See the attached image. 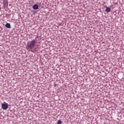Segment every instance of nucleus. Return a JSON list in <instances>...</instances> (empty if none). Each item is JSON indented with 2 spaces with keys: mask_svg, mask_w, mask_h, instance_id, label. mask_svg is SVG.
Segmentation results:
<instances>
[{
  "mask_svg": "<svg viewBox=\"0 0 124 124\" xmlns=\"http://www.w3.org/2000/svg\"><path fill=\"white\" fill-rule=\"evenodd\" d=\"M5 27L6 28H7V29H10V24L6 23V24L5 25Z\"/></svg>",
  "mask_w": 124,
  "mask_h": 124,
  "instance_id": "obj_6",
  "label": "nucleus"
},
{
  "mask_svg": "<svg viewBox=\"0 0 124 124\" xmlns=\"http://www.w3.org/2000/svg\"><path fill=\"white\" fill-rule=\"evenodd\" d=\"M32 8H33V9H34V10H37V9H38V5H37V4H34V5L32 6Z\"/></svg>",
  "mask_w": 124,
  "mask_h": 124,
  "instance_id": "obj_3",
  "label": "nucleus"
},
{
  "mask_svg": "<svg viewBox=\"0 0 124 124\" xmlns=\"http://www.w3.org/2000/svg\"><path fill=\"white\" fill-rule=\"evenodd\" d=\"M3 3L4 6H5V5H8V1H7V0H4L3 1Z\"/></svg>",
  "mask_w": 124,
  "mask_h": 124,
  "instance_id": "obj_4",
  "label": "nucleus"
},
{
  "mask_svg": "<svg viewBox=\"0 0 124 124\" xmlns=\"http://www.w3.org/2000/svg\"><path fill=\"white\" fill-rule=\"evenodd\" d=\"M35 44H36V41L35 40H31V41L27 43V46H26L27 50H30L32 53H33L32 49L35 47Z\"/></svg>",
  "mask_w": 124,
  "mask_h": 124,
  "instance_id": "obj_1",
  "label": "nucleus"
},
{
  "mask_svg": "<svg viewBox=\"0 0 124 124\" xmlns=\"http://www.w3.org/2000/svg\"><path fill=\"white\" fill-rule=\"evenodd\" d=\"M58 124H62V121L61 120H58L57 122Z\"/></svg>",
  "mask_w": 124,
  "mask_h": 124,
  "instance_id": "obj_7",
  "label": "nucleus"
},
{
  "mask_svg": "<svg viewBox=\"0 0 124 124\" xmlns=\"http://www.w3.org/2000/svg\"><path fill=\"white\" fill-rule=\"evenodd\" d=\"M106 12H107L108 13H109L110 11H111V9L110 8L107 7L106 9L105 10Z\"/></svg>",
  "mask_w": 124,
  "mask_h": 124,
  "instance_id": "obj_5",
  "label": "nucleus"
},
{
  "mask_svg": "<svg viewBox=\"0 0 124 124\" xmlns=\"http://www.w3.org/2000/svg\"><path fill=\"white\" fill-rule=\"evenodd\" d=\"M1 108L3 110H6L8 108V104L5 102L4 104H1Z\"/></svg>",
  "mask_w": 124,
  "mask_h": 124,
  "instance_id": "obj_2",
  "label": "nucleus"
}]
</instances>
